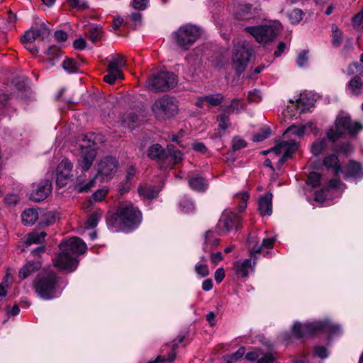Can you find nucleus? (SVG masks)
Instances as JSON below:
<instances>
[{"label":"nucleus","mask_w":363,"mask_h":363,"mask_svg":"<svg viewBox=\"0 0 363 363\" xmlns=\"http://www.w3.org/2000/svg\"><path fill=\"white\" fill-rule=\"evenodd\" d=\"M60 249L61 252L53 259L55 266L60 270L72 272L78 264L76 255L84 253L86 245L80 238L74 237L62 241Z\"/></svg>","instance_id":"f257e3e1"},{"label":"nucleus","mask_w":363,"mask_h":363,"mask_svg":"<svg viewBox=\"0 0 363 363\" xmlns=\"http://www.w3.org/2000/svg\"><path fill=\"white\" fill-rule=\"evenodd\" d=\"M119 166L118 161L112 156H105L99 160L96 164L97 173L87 182L82 175L77 177L76 189L78 192H86L95 186L96 180L99 177L101 181H108L117 172Z\"/></svg>","instance_id":"f03ea898"},{"label":"nucleus","mask_w":363,"mask_h":363,"mask_svg":"<svg viewBox=\"0 0 363 363\" xmlns=\"http://www.w3.org/2000/svg\"><path fill=\"white\" fill-rule=\"evenodd\" d=\"M340 325L326 319L303 324L295 322L292 326L291 333L294 337L303 339L317 332L328 333L330 335L337 334L340 332Z\"/></svg>","instance_id":"7ed1b4c3"},{"label":"nucleus","mask_w":363,"mask_h":363,"mask_svg":"<svg viewBox=\"0 0 363 363\" xmlns=\"http://www.w3.org/2000/svg\"><path fill=\"white\" fill-rule=\"evenodd\" d=\"M33 287L37 296L44 300L60 296L62 290L59 279L55 273L38 275L34 280Z\"/></svg>","instance_id":"20e7f679"},{"label":"nucleus","mask_w":363,"mask_h":363,"mask_svg":"<svg viewBox=\"0 0 363 363\" xmlns=\"http://www.w3.org/2000/svg\"><path fill=\"white\" fill-rule=\"evenodd\" d=\"M115 220L125 230L129 231L138 227L142 220V214L132 203L125 202L117 210Z\"/></svg>","instance_id":"39448f33"},{"label":"nucleus","mask_w":363,"mask_h":363,"mask_svg":"<svg viewBox=\"0 0 363 363\" xmlns=\"http://www.w3.org/2000/svg\"><path fill=\"white\" fill-rule=\"evenodd\" d=\"M363 129V125L357 121H351L347 115L340 114L335 121V128H330L327 132V137L333 142L337 140L341 135L348 133L357 135Z\"/></svg>","instance_id":"423d86ee"},{"label":"nucleus","mask_w":363,"mask_h":363,"mask_svg":"<svg viewBox=\"0 0 363 363\" xmlns=\"http://www.w3.org/2000/svg\"><path fill=\"white\" fill-rule=\"evenodd\" d=\"M177 100L169 95L157 99L152 106V111L159 121H165L174 117L178 113Z\"/></svg>","instance_id":"0eeeda50"},{"label":"nucleus","mask_w":363,"mask_h":363,"mask_svg":"<svg viewBox=\"0 0 363 363\" xmlns=\"http://www.w3.org/2000/svg\"><path fill=\"white\" fill-rule=\"evenodd\" d=\"M177 84V77L173 73L162 71L152 74L146 82V86L153 91H167Z\"/></svg>","instance_id":"6e6552de"},{"label":"nucleus","mask_w":363,"mask_h":363,"mask_svg":"<svg viewBox=\"0 0 363 363\" xmlns=\"http://www.w3.org/2000/svg\"><path fill=\"white\" fill-rule=\"evenodd\" d=\"M172 35L176 45L181 49L186 50L198 39L200 32L197 27L186 25L181 26Z\"/></svg>","instance_id":"1a4fd4ad"},{"label":"nucleus","mask_w":363,"mask_h":363,"mask_svg":"<svg viewBox=\"0 0 363 363\" xmlns=\"http://www.w3.org/2000/svg\"><path fill=\"white\" fill-rule=\"evenodd\" d=\"M79 147L81 149V152L78 160V166L82 171H87L91 167L96 156V144L91 138L84 136L80 140Z\"/></svg>","instance_id":"9d476101"},{"label":"nucleus","mask_w":363,"mask_h":363,"mask_svg":"<svg viewBox=\"0 0 363 363\" xmlns=\"http://www.w3.org/2000/svg\"><path fill=\"white\" fill-rule=\"evenodd\" d=\"M252 52L249 43L246 41L239 43L234 46L232 64L238 73H241L245 70Z\"/></svg>","instance_id":"9b49d317"},{"label":"nucleus","mask_w":363,"mask_h":363,"mask_svg":"<svg viewBox=\"0 0 363 363\" xmlns=\"http://www.w3.org/2000/svg\"><path fill=\"white\" fill-rule=\"evenodd\" d=\"M245 31L251 35L259 43H266L273 40L279 33L276 26L265 24L245 28Z\"/></svg>","instance_id":"f8f14e48"},{"label":"nucleus","mask_w":363,"mask_h":363,"mask_svg":"<svg viewBox=\"0 0 363 363\" xmlns=\"http://www.w3.org/2000/svg\"><path fill=\"white\" fill-rule=\"evenodd\" d=\"M125 57L121 55H116L108 62L107 72L104 76V81L110 84H113L117 79L123 78L121 69L125 66Z\"/></svg>","instance_id":"ddd939ff"},{"label":"nucleus","mask_w":363,"mask_h":363,"mask_svg":"<svg viewBox=\"0 0 363 363\" xmlns=\"http://www.w3.org/2000/svg\"><path fill=\"white\" fill-rule=\"evenodd\" d=\"M298 149V143L294 140L281 141L273 147L272 150L276 155L282 154L279 160L277 167L281 168L284 163Z\"/></svg>","instance_id":"4468645a"},{"label":"nucleus","mask_w":363,"mask_h":363,"mask_svg":"<svg viewBox=\"0 0 363 363\" xmlns=\"http://www.w3.org/2000/svg\"><path fill=\"white\" fill-rule=\"evenodd\" d=\"M51 182L48 179L33 184L29 196L30 199L36 202L42 201L51 193Z\"/></svg>","instance_id":"2eb2a0df"},{"label":"nucleus","mask_w":363,"mask_h":363,"mask_svg":"<svg viewBox=\"0 0 363 363\" xmlns=\"http://www.w3.org/2000/svg\"><path fill=\"white\" fill-rule=\"evenodd\" d=\"M239 217L230 210H225L217 224L218 230L223 233H228L237 228L239 223Z\"/></svg>","instance_id":"dca6fc26"},{"label":"nucleus","mask_w":363,"mask_h":363,"mask_svg":"<svg viewBox=\"0 0 363 363\" xmlns=\"http://www.w3.org/2000/svg\"><path fill=\"white\" fill-rule=\"evenodd\" d=\"M72 164L68 160H63L57 167L56 183L60 187L65 186L70 180L72 174Z\"/></svg>","instance_id":"f3484780"},{"label":"nucleus","mask_w":363,"mask_h":363,"mask_svg":"<svg viewBox=\"0 0 363 363\" xmlns=\"http://www.w3.org/2000/svg\"><path fill=\"white\" fill-rule=\"evenodd\" d=\"M50 30L48 27L42 23L40 26L32 28L26 31L21 37V40L22 43H33L36 40H44L50 35Z\"/></svg>","instance_id":"a211bd4d"},{"label":"nucleus","mask_w":363,"mask_h":363,"mask_svg":"<svg viewBox=\"0 0 363 363\" xmlns=\"http://www.w3.org/2000/svg\"><path fill=\"white\" fill-rule=\"evenodd\" d=\"M251 257L253 260L250 258L235 262L233 271L237 275L246 277L249 275L250 272L254 271L257 262V256L254 255H251Z\"/></svg>","instance_id":"6ab92c4d"},{"label":"nucleus","mask_w":363,"mask_h":363,"mask_svg":"<svg viewBox=\"0 0 363 363\" xmlns=\"http://www.w3.org/2000/svg\"><path fill=\"white\" fill-rule=\"evenodd\" d=\"M315 102L313 96L301 94L300 97L295 101L290 100L291 106H288V108H295L301 113L309 111L311 108L313 107Z\"/></svg>","instance_id":"aec40b11"},{"label":"nucleus","mask_w":363,"mask_h":363,"mask_svg":"<svg viewBox=\"0 0 363 363\" xmlns=\"http://www.w3.org/2000/svg\"><path fill=\"white\" fill-rule=\"evenodd\" d=\"M224 99L221 94H208L199 97L196 102V106L200 108L206 105L208 107L217 106L220 104Z\"/></svg>","instance_id":"412c9836"},{"label":"nucleus","mask_w":363,"mask_h":363,"mask_svg":"<svg viewBox=\"0 0 363 363\" xmlns=\"http://www.w3.org/2000/svg\"><path fill=\"white\" fill-rule=\"evenodd\" d=\"M272 194L267 193L260 196L258 201V211L262 216H270L272 213Z\"/></svg>","instance_id":"4be33fe9"},{"label":"nucleus","mask_w":363,"mask_h":363,"mask_svg":"<svg viewBox=\"0 0 363 363\" xmlns=\"http://www.w3.org/2000/svg\"><path fill=\"white\" fill-rule=\"evenodd\" d=\"M344 174L345 179L352 177L355 179H361L363 178V169L359 163L351 160L347 164Z\"/></svg>","instance_id":"5701e85b"},{"label":"nucleus","mask_w":363,"mask_h":363,"mask_svg":"<svg viewBox=\"0 0 363 363\" xmlns=\"http://www.w3.org/2000/svg\"><path fill=\"white\" fill-rule=\"evenodd\" d=\"M41 267L39 262H28L19 271V278L25 279Z\"/></svg>","instance_id":"b1692460"},{"label":"nucleus","mask_w":363,"mask_h":363,"mask_svg":"<svg viewBox=\"0 0 363 363\" xmlns=\"http://www.w3.org/2000/svg\"><path fill=\"white\" fill-rule=\"evenodd\" d=\"M323 164L328 169H333L335 176L342 172V167L339 164V160L335 154H331L325 157L323 160Z\"/></svg>","instance_id":"393cba45"},{"label":"nucleus","mask_w":363,"mask_h":363,"mask_svg":"<svg viewBox=\"0 0 363 363\" xmlns=\"http://www.w3.org/2000/svg\"><path fill=\"white\" fill-rule=\"evenodd\" d=\"M39 213L35 208L26 209L21 214V220L25 225H33L38 219Z\"/></svg>","instance_id":"a878e982"},{"label":"nucleus","mask_w":363,"mask_h":363,"mask_svg":"<svg viewBox=\"0 0 363 363\" xmlns=\"http://www.w3.org/2000/svg\"><path fill=\"white\" fill-rule=\"evenodd\" d=\"M147 155L152 160L162 161L165 159L167 152L160 145L155 144L149 148Z\"/></svg>","instance_id":"bb28decb"},{"label":"nucleus","mask_w":363,"mask_h":363,"mask_svg":"<svg viewBox=\"0 0 363 363\" xmlns=\"http://www.w3.org/2000/svg\"><path fill=\"white\" fill-rule=\"evenodd\" d=\"M275 240L276 238L274 237L264 238L260 245H255L253 247H252L250 250V255H256L257 254L259 253L262 250H264V249H272L273 247Z\"/></svg>","instance_id":"cd10ccee"},{"label":"nucleus","mask_w":363,"mask_h":363,"mask_svg":"<svg viewBox=\"0 0 363 363\" xmlns=\"http://www.w3.org/2000/svg\"><path fill=\"white\" fill-rule=\"evenodd\" d=\"M189 184L191 189L196 191H203L208 187L207 181L201 177H194L189 180Z\"/></svg>","instance_id":"c85d7f7f"},{"label":"nucleus","mask_w":363,"mask_h":363,"mask_svg":"<svg viewBox=\"0 0 363 363\" xmlns=\"http://www.w3.org/2000/svg\"><path fill=\"white\" fill-rule=\"evenodd\" d=\"M217 121L218 123L217 136L221 137L230 125V117L225 113H222L217 116Z\"/></svg>","instance_id":"c756f323"},{"label":"nucleus","mask_w":363,"mask_h":363,"mask_svg":"<svg viewBox=\"0 0 363 363\" xmlns=\"http://www.w3.org/2000/svg\"><path fill=\"white\" fill-rule=\"evenodd\" d=\"M347 90L352 94L358 96L362 94L363 90V83L357 76L350 81L347 85Z\"/></svg>","instance_id":"7c9ffc66"},{"label":"nucleus","mask_w":363,"mask_h":363,"mask_svg":"<svg viewBox=\"0 0 363 363\" xmlns=\"http://www.w3.org/2000/svg\"><path fill=\"white\" fill-rule=\"evenodd\" d=\"M138 192L143 199H152L157 196L159 190L152 186H143L138 188Z\"/></svg>","instance_id":"2f4dec72"},{"label":"nucleus","mask_w":363,"mask_h":363,"mask_svg":"<svg viewBox=\"0 0 363 363\" xmlns=\"http://www.w3.org/2000/svg\"><path fill=\"white\" fill-rule=\"evenodd\" d=\"M245 109V104L239 99H233L230 105L225 108V112L228 113H240Z\"/></svg>","instance_id":"473e14b6"},{"label":"nucleus","mask_w":363,"mask_h":363,"mask_svg":"<svg viewBox=\"0 0 363 363\" xmlns=\"http://www.w3.org/2000/svg\"><path fill=\"white\" fill-rule=\"evenodd\" d=\"M167 155L165 158L169 157L170 161L173 162V164H178L183 160V155L182 153L175 149V147L173 145H167V150L166 151Z\"/></svg>","instance_id":"72a5a7b5"},{"label":"nucleus","mask_w":363,"mask_h":363,"mask_svg":"<svg viewBox=\"0 0 363 363\" xmlns=\"http://www.w3.org/2000/svg\"><path fill=\"white\" fill-rule=\"evenodd\" d=\"M218 243V239L214 236V233L208 231L206 234L203 250L206 252L211 250V248L216 246Z\"/></svg>","instance_id":"f704fd0d"},{"label":"nucleus","mask_w":363,"mask_h":363,"mask_svg":"<svg viewBox=\"0 0 363 363\" xmlns=\"http://www.w3.org/2000/svg\"><path fill=\"white\" fill-rule=\"evenodd\" d=\"M306 130V126L303 125H291L284 132V136L286 138L289 135H293L297 137L302 136Z\"/></svg>","instance_id":"c9c22d12"},{"label":"nucleus","mask_w":363,"mask_h":363,"mask_svg":"<svg viewBox=\"0 0 363 363\" xmlns=\"http://www.w3.org/2000/svg\"><path fill=\"white\" fill-rule=\"evenodd\" d=\"M327 144L328 143L325 138L314 142L311 147L312 154L315 156L319 155L326 148Z\"/></svg>","instance_id":"e433bc0d"},{"label":"nucleus","mask_w":363,"mask_h":363,"mask_svg":"<svg viewBox=\"0 0 363 363\" xmlns=\"http://www.w3.org/2000/svg\"><path fill=\"white\" fill-rule=\"evenodd\" d=\"M101 216L102 212L101 211H97L91 213L85 223V228L87 229L95 228L97 225L99 219L101 218Z\"/></svg>","instance_id":"4c0bfd02"},{"label":"nucleus","mask_w":363,"mask_h":363,"mask_svg":"<svg viewBox=\"0 0 363 363\" xmlns=\"http://www.w3.org/2000/svg\"><path fill=\"white\" fill-rule=\"evenodd\" d=\"M45 236H46V233L44 232H41V233L34 232V233H30L28 235V238L26 240V244L28 245H30L31 244H39L43 240H44Z\"/></svg>","instance_id":"58836bf2"},{"label":"nucleus","mask_w":363,"mask_h":363,"mask_svg":"<svg viewBox=\"0 0 363 363\" xmlns=\"http://www.w3.org/2000/svg\"><path fill=\"white\" fill-rule=\"evenodd\" d=\"M303 12L299 9H294L287 13V17L292 24L298 23L303 18Z\"/></svg>","instance_id":"ea45409f"},{"label":"nucleus","mask_w":363,"mask_h":363,"mask_svg":"<svg viewBox=\"0 0 363 363\" xmlns=\"http://www.w3.org/2000/svg\"><path fill=\"white\" fill-rule=\"evenodd\" d=\"M333 39L332 43L334 47H339L342 41V33L336 25L332 26Z\"/></svg>","instance_id":"a19ab883"},{"label":"nucleus","mask_w":363,"mask_h":363,"mask_svg":"<svg viewBox=\"0 0 363 363\" xmlns=\"http://www.w3.org/2000/svg\"><path fill=\"white\" fill-rule=\"evenodd\" d=\"M180 207L184 213H190L194 211L195 206L192 201L186 197L183 198L180 203Z\"/></svg>","instance_id":"79ce46f5"},{"label":"nucleus","mask_w":363,"mask_h":363,"mask_svg":"<svg viewBox=\"0 0 363 363\" xmlns=\"http://www.w3.org/2000/svg\"><path fill=\"white\" fill-rule=\"evenodd\" d=\"M103 35V30L101 27H94L90 29L89 32V38L90 40L95 43L101 38Z\"/></svg>","instance_id":"37998d69"},{"label":"nucleus","mask_w":363,"mask_h":363,"mask_svg":"<svg viewBox=\"0 0 363 363\" xmlns=\"http://www.w3.org/2000/svg\"><path fill=\"white\" fill-rule=\"evenodd\" d=\"M55 215L53 212H45L41 214L40 224L45 225H52L55 222Z\"/></svg>","instance_id":"c03bdc74"},{"label":"nucleus","mask_w":363,"mask_h":363,"mask_svg":"<svg viewBox=\"0 0 363 363\" xmlns=\"http://www.w3.org/2000/svg\"><path fill=\"white\" fill-rule=\"evenodd\" d=\"M62 67L69 74L75 73L78 71L77 63L73 60L69 58L63 62Z\"/></svg>","instance_id":"a18cd8bd"},{"label":"nucleus","mask_w":363,"mask_h":363,"mask_svg":"<svg viewBox=\"0 0 363 363\" xmlns=\"http://www.w3.org/2000/svg\"><path fill=\"white\" fill-rule=\"evenodd\" d=\"M321 175L317 172H311L308 176L307 184L315 188L320 184Z\"/></svg>","instance_id":"49530a36"},{"label":"nucleus","mask_w":363,"mask_h":363,"mask_svg":"<svg viewBox=\"0 0 363 363\" xmlns=\"http://www.w3.org/2000/svg\"><path fill=\"white\" fill-rule=\"evenodd\" d=\"M246 142L241 138L234 137L232 140V148L234 151L240 150L246 147Z\"/></svg>","instance_id":"de8ad7c7"},{"label":"nucleus","mask_w":363,"mask_h":363,"mask_svg":"<svg viewBox=\"0 0 363 363\" xmlns=\"http://www.w3.org/2000/svg\"><path fill=\"white\" fill-rule=\"evenodd\" d=\"M195 272L203 277L208 276L209 274L208 266L205 263L201 262H199L195 265Z\"/></svg>","instance_id":"09e8293b"},{"label":"nucleus","mask_w":363,"mask_h":363,"mask_svg":"<svg viewBox=\"0 0 363 363\" xmlns=\"http://www.w3.org/2000/svg\"><path fill=\"white\" fill-rule=\"evenodd\" d=\"M308 61V51L303 50L301 52L296 59V64L299 67L306 66Z\"/></svg>","instance_id":"8fccbe9b"},{"label":"nucleus","mask_w":363,"mask_h":363,"mask_svg":"<svg viewBox=\"0 0 363 363\" xmlns=\"http://www.w3.org/2000/svg\"><path fill=\"white\" fill-rule=\"evenodd\" d=\"M138 121V116L133 113H129L127 116H125L122 121L129 128H133V124Z\"/></svg>","instance_id":"3c124183"},{"label":"nucleus","mask_w":363,"mask_h":363,"mask_svg":"<svg viewBox=\"0 0 363 363\" xmlns=\"http://www.w3.org/2000/svg\"><path fill=\"white\" fill-rule=\"evenodd\" d=\"M108 192V190L106 188L99 189L92 194L91 198L94 201H101L106 196Z\"/></svg>","instance_id":"603ef678"},{"label":"nucleus","mask_w":363,"mask_h":363,"mask_svg":"<svg viewBox=\"0 0 363 363\" xmlns=\"http://www.w3.org/2000/svg\"><path fill=\"white\" fill-rule=\"evenodd\" d=\"M352 25L355 28L363 29V8L352 19Z\"/></svg>","instance_id":"864d4df0"},{"label":"nucleus","mask_w":363,"mask_h":363,"mask_svg":"<svg viewBox=\"0 0 363 363\" xmlns=\"http://www.w3.org/2000/svg\"><path fill=\"white\" fill-rule=\"evenodd\" d=\"M269 135L270 131L269 129L264 128L262 130L260 133L255 134L252 138V140L254 142H261L268 138Z\"/></svg>","instance_id":"5fc2aeb1"},{"label":"nucleus","mask_w":363,"mask_h":363,"mask_svg":"<svg viewBox=\"0 0 363 363\" xmlns=\"http://www.w3.org/2000/svg\"><path fill=\"white\" fill-rule=\"evenodd\" d=\"M262 99V94L259 90L254 89L248 94L247 99L250 102H258Z\"/></svg>","instance_id":"6e6d98bb"},{"label":"nucleus","mask_w":363,"mask_h":363,"mask_svg":"<svg viewBox=\"0 0 363 363\" xmlns=\"http://www.w3.org/2000/svg\"><path fill=\"white\" fill-rule=\"evenodd\" d=\"M67 1L74 9H84L87 7V4L84 0H67Z\"/></svg>","instance_id":"4d7b16f0"},{"label":"nucleus","mask_w":363,"mask_h":363,"mask_svg":"<svg viewBox=\"0 0 363 363\" xmlns=\"http://www.w3.org/2000/svg\"><path fill=\"white\" fill-rule=\"evenodd\" d=\"M242 201V203L239 206L240 211H243L247 206V201L249 199L250 195L247 191L240 192L237 195Z\"/></svg>","instance_id":"13d9d810"},{"label":"nucleus","mask_w":363,"mask_h":363,"mask_svg":"<svg viewBox=\"0 0 363 363\" xmlns=\"http://www.w3.org/2000/svg\"><path fill=\"white\" fill-rule=\"evenodd\" d=\"M314 354L316 356H318L322 359H325V358L328 357V352L327 349L323 346L315 347Z\"/></svg>","instance_id":"bf43d9fd"},{"label":"nucleus","mask_w":363,"mask_h":363,"mask_svg":"<svg viewBox=\"0 0 363 363\" xmlns=\"http://www.w3.org/2000/svg\"><path fill=\"white\" fill-rule=\"evenodd\" d=\"M259 356H260L259 350L254 349L253 350L248 352L245 354V359L248 361L254 362L257 359L258 360Z\"/></svg>","instance_id":"052dcab7"},{"label":"nucleus","mask_w":363,"mask_h":363,"mask_svg":"<svg viewBox=\"0 0 363 363\" xmlns=\"http://www.w3.org/2000/svg\"><path fill=\"white\" fill-rule=\"evenodd\" d=\"M148 0H133V6L135 9L144 10L147 7Z\"/></svg>","instance_id":"680f3d73"},{"label":"nucleus","mask_w":363,"mask_h":363,"mask_svg":"<svg viewBox=\"0 0 363 363\" xmlns=\"http://www.w3.org/2000/svg\"><path fill=\"white\" fill-rule=\"evenodd\" d=\"M86 43L82 38L76 39L73 43V46L77 50H84L86 48Z\"/></svg>","instance_id":"e2e57ef3"},{"label":"nucleus","mask_w":363,"mask_h":363,"mask_svg":"<svg viewBox=\"0 0 363 363\" xmlns=\"http://www.w3.org/2000/svg\"><path fill=\"white\" fill-rule=\"evenodd\" d=\"M225 277V271L223 268H218L215 272L214 278L218 283H220Z\"/></svg>","instance_id":"0e129e2a"},{"label":"nucleus","mask_w":363,"mask_h":363,"mask_svg":"<svg viewBox=\"0 0 363 363\" xmlns=\"http://www.w3.org/2000/svg\"><path fill=\"white\" fill-rule=\"evenodd\" d=\"M55 38L58 42H64L67 39V34L63 30H57L55 33Z\"/></svg>","instance_id":"69168bd1"},{"label":"nucleus","mask_w":363,"mask_h":363,"mask_svg":"<svg viewBox=\"0 0 363 363\" xmlns=\"http://www.w3.org/2000/svg\"><path fill=\"white\" fill-rule=\"evenodd\" d=\"M326 196L325 190H320L315 192V201L320 203H323L325 201Z\"/></svg>","instance_id":"338daca9"},{"label":"nucleus","mask_w":363,"mask_h":363,"mask_svg":"<svg viewBox=\"0 0 363 363\" xmlns=\"http://www.w3.org/2000/svg\"><path fill=\"white\" fill-rule=\"evenodd\" d=\"M274 361V359L271 354H266L258 359L257 363H273Z\"/></svg>","instance_id":"774afa93"}]
</instances>
